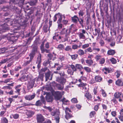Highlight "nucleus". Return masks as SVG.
Masks as SVG:
<instances>
[{"instance_id": "4468645a", "label": "nucleus", "mask_w": 123, "mask_h": 123, "mask_svg": "<svg viewBox=\"0 0 123 123\" xmlns=\"http://www.w3.org/2000/svg\"><path fill=\"white\" fill-rule=\"evenodd\" d=\"M36 96V94L34 93L33 95H26L25 97V100L29 101H30L33 99Z\"/></svg>"}, {"instance_id": "ea45409f", "label": "nucleus", "mask_w": 123, "mask_h": 123, "mask_svg": "<svg viewBox=\"0 0 123 123\" xmlns=\"http://www.w3.org/2000/svg\"><path fill=\"white\" fill-rule=\"evenodd\" d=\"M13 117L14 119H17L19 117V116L18 114H12Z\"/></svg>"}, {"instance_id": "7ed1b4c3", "label": "nucleus", "mask_w": 123, "mask_h": 123, "mask_svg": "<svg viewBox=\"0 0 123 123\" xmlns=\"http://www.w3.org/2000/svg\"><path fill=\"white\" fill-rule=\"evenodd\" d=\"M51 115L52 116H54L55 119L56 121V123H59V122L60 118L59 117L60 113L57 111H54L51 113Z\"/></svg>"}, {"instance_id": "e433bc0d", "label": "nucleus", "mask_w": 123, "mask_h": 123, "mask_svg": "<svg viewBox=\"0 0 123 123\" xmlns=\"http://www.w3.org/2000/svg\"><path fill=\"white\" fill-rule=\"evenodd\" d=\"M10 59V58L8 59L7 58H6V59H4L2 60L1 62H0V66L1 64L5 63L9 60Z\"/></svg>"}, {"instance_id": "49530a36", "label": "nucleus", "mask_w": 123, "mask_h": 123, "mask_svg": "<svg viewBox=\"0 0 123 123\" xmlns=\"http://www.w3.org/2000/svg\"><path fill=\"white\" fill-rule=\"evenodd\" d=\"M38 77L41 80V81H43V78L44 77V73H42L41 74H40Z\"/></svg>"}, {"instance_id": "13d9d810", "label": "nucleus", "mask_w": 123, "mask_h": 123, "mask_svg": "<svg viewBox=\"0 0 123 123\" xmlns=\"http://www.w3.org/2000/svg\"><path fill=\"white\" fill-rule=\"evenodd\" d=\"M100 91L101 92L102 94L103 97H105L106 96V94L104 90L102 89H101Z\"/></svg>"}, {"instance_id": "f257e3e1", "label": "nucleus", "mask_w": 123, "mask_h": 123, "mask_svg": "<svg viewBox=\"0 0 123 123\" xmlns=\"http://www.w3.org/2000/svg\"><path fill=\"white\" fill-rule=\"evenodd\" d=\"M37 47L36 44H33V45L32 49L29 55L30 56V59L25 62L23 64L24 66H26L30 64L35 56L37 52Z\"/></svg>"}, {"instance_id": "8fccbe9b", "label": "nucleus", "mask_w": 123, "mask_h": 123, "mask_svg": "<svg viewBox=\"0 0 123 123\" xmlns=\"http://www.w3.org/2000/svg\"><path fill=\"white\" fill-rule=\"evenodd\" d=\"M26 77L24 76H22L21 77L19 78V80L23 82H24L26 80L25 79Z\"/></svg>"}, {"instance_id": "0e129e2a", "label": "nucleus", "mask_w": 123, "mask_h": 123, "mask_svg": "<svg viewBox=\"0 0 123 123\" xmlns=\"http://www.w3.org/2000/svg\"><path fill=\"white\" fill-rule=\"evenodd\" d=\"M49 63H50V62L49 61V60H48L47 61L44 62L43 64V65L44 66H46L48 64H49Z\"/></svg>"}, {"instance_id": "de8ad7c7", "label": "nucleus", "mask_w": 123, "mask_h": 123, "mask_svg": "<svg viewBox=\"0 0 123 123\" xmlns=\"http://www.w3.org/2000/svg\"><path fill=\"white\" fill-rule=\"evenodd\" d=\"M71 102L74 103H78V101L77 99L75 98H73L71 100Z\"/></svg>"}, {"instance_id": "c756f323", "label": "nucleus", "mask_w": 123, "mask_h": 123, "mask_svg": "<svg viewBox=\"0 0 123 123\" xmlns=\"http://www.w3.org/2000/svg\"><path fill=\"white\" fill-rule=\"evenodd\" d=\"M48 25H44L43 27V30L45 33H46L47 32L48 30Z\"/></svg>"}, {"instance_id": "69168bd1", "label": "nucleus", "mask_w": 123, "mask_h": 123, "mask_svg": "<svg viewBox=\"0 0 123 123\" xmlns=\"http://www.w3.org/2000/svg\"><path fill=\"white\" fill-rule=\"evenodd\" d=\"M41 102L40 100H38L36 101L35 103V105L37 106H39L41 105Z\"/></svg>"}, {"instance_id": "b1692460", "label": "nucleus", "mask_w": 123, "mask_h": 123, "mask_svg": "<svg viewBox=\"0 0 123 123\" xmlns=\"http://www.w3.org/2000/svg\"><path fill=\"white\" fill-rule=\"evenodd\" d=\"M9 91H5V92L6 94L9 95H13L14 94V91L13 90L10 89Z\"/></svg>"}, {"instance_id": "72a5a7b5", "label": "nucleus", "mask_w": 123, "mask_h": 123, "mask_svg": "<svg viewBox=\"0 0 123 123\" xmlns=\"http://www.w3.org/2000/svg\"><path fill=\"white\" fill-rule=\"evenodd\" d=\"M72 19L73 21L75 23H76L79 19L76 16H74L73 17Z\"/></svg>"}, {"instance_id": "f704fd0d", "label": "nucleus", "mask_w": 123, "mask_h": 123, "mask_svg": "<svg viewBox=\"0 0 123 123\" xmlns=\"http://www.w3.org/2000/svg\"><path fill=\"white\" fill-rule=\"evenodd\" d=\"M83 69L87 72L89 73L91 71V68L88 67H84Z\"/></svg>"}, {"instance_id": "5fc2aeb1", "label": "nucleus", "mask_w": 123, "mask_h": 123, "mask_svg": "<svg viewBox=\"0 0 123 123\" xmlns=\"http://www.w3.org/2000/svg\"><path fill=\"white\" fill-rule=\"evenodd\" d=\"M110 60L112 64H115L117 62L116 60L113 58H112Z\"/></svg>"}, {"instance_id": "6ab92c4d", "label": "nucleus", "mask_w": 123, "mask_h": 123, "mask_svg": "<svg viewBox=\"0 0 123 123\" xmlns=\"http://www.w3.org/2000/svg\"><path fill=\"white\" fill-rule=\"evenodd\" d=\"M34 114L33 111L30 110L27 111L26 112V115L27 116V118L32 117Z\"/></svg>"}, {"instance_id": "6e6552de", "label": "nucleus", "mask_w": 123, "mask_h": 123, "mask_svg": "<svg viewBox=\"0 0 123 123\" xmlns=\"http://www.w3.org/2000/svg\"><path fill=\"white\" fill-rule=\"evenodd\" d=\"M78 86L82 87V88H81V89L85 92H87L88 90V86L86 83H81L80 84H79Z\"/></svg>"}, {"instance_id": "cd10ccee", "label": "nucleus", "mask_w": 123, "mask_h": 123, "mask_svg": "<svg viewBox=\"0 0 123 123\" xmlns=\"http://www.w3.org/2000/svg\"><path fill=\"white\" fill-rule=\"evenodd\" d=\"M86 62L89 66H91L93 63V61L91 59L86 60Z\"/></svg>"}, {"instance_id": "f8f14e48", "label": "nucleus", "mask_w": 123, "mask_h": 123, "mask_svg": "<svg viewBox=\"0 0 123 123\" xmlns=\"http://www.w3.org/2000/svg\"><path fill=\"white\" fill-rule=\"evenodd\" d=\"M80 32H79L78 34L80 39H84L85 38V36L84 35L86 33H87L86 31L84 29L80 30Z\"/></svg>"}, {"instance_id": "c85d7f7f", "label": "nucleus", "mask_w": 123, "mask_h": 123, "mask_svg": "<svg viewBox=\"0 0 123 123\" xmlns=\"http://www.w3.org/2000/svg\"><path fill=\"white\" fill-rule=\"evenodd\" d=\"M37 8L35 7H34L31 8V10L30 11L29 13L30 15H31L32 13H34L35 12H36Z\"/></svg>"}, {"instance_id": "4c0bfd02", "label": "nucleus", "mask_w": 123, "mask_h": 123, "mask_svg": "<svg viewBox=\"0 0 123 123\" xmlns=\"http://www.w3.org/2000/svg\"><path fill=\"white\" fill-rule=\"evenodd\" d=\"M78 53L80 55H82L84 54V51L81 49H79L78 52Z\"/></svg>"}, {"instance_id": "bf43d9fd", "label": "nucleus", "mask_w": 123, "mask_h": 123, "mask_svg": "<svg viewBox=\"0 0 123 123\" xmlns=\"http://www.w3.org/2000/svg\"><path fill=\"white\" fill-rule=\"evenodd\" d=\"M70 56H71V58L73 60H74L77 58L78 55L77 54H75L72 55H70Z\"/></svg>"}, {"instance_id": "412c9836", "label": "nucleus", "mask_w": 123, "mask_h": 123, "mask_svg": "<svg viewBox=\"0 0 123 123\" xmlns=\"http://www.w3.org/2000/svg\"><path fill=\"white\" fill-rule=\"evenodd\" d=\"M122 94L121 92H117L114 94V96L116 98H120L122 96Z\"/></svg>"}, {"instance_id": "aec40b11", "label": "nucleus", "mask_w": 123, "mask_h": 123, "mask_svg": "<svg viewBox=\"0 0 123 123\" xmlns=\"http://www.w3.org/2000/svg\"><path fill=\"white\" fill-rule=\"evenodd\" d=\"M48 60L49 61L52 59L53 60H54L56 58V54H55L53 55L50 53L48 55Z\"/></svg>"}, {"instance_id": "bb28decb", "label": "nucleus", "mask_w": 123, "mask_h": 123, "mask_svg": "<svg viewBox=\"0 0 123 123\" xmlns=\"http://www.w3.org/2000/svg\"><path fill=\"white\" fill-rule=\"evenodd\" d=\"M107 53L108 55H113L115 53V51L114 50L110 49L108 50Z\"/></svg>"}, {"instance_id": "774afa93", "label": "nucleus", "mask_w": 123, "mask_h": 123, "mask_svg": "<svg viewBox=\"0 0 123 123\" xmlns=\"http://www.w3.org/2000/svg\"><path fill=\"white\" fill-rule=\"evenodd\" d=\"M96 114V112L94 111L91 112L90 114V116L91 117H93Z\"/></svg>"}, {"instance_id": "2eb2a0df", "label": "nucleus", "mask_w": 123, "mask_h": 123, "mask_svg": "<svg viewBox=\"0 0 123 123\" xmlns=\"http://www.w3.org/2000/svg\"><path fill=\"white\" fill-rule=\"evenodd\" d=\"M61 36L60 34L56 33L53 36V40H56L57 42H60L61 40L60 41V40L61 39Z\"/></svg>"}, {"instance_id": "6e6d98bb", "label": "nucleus", "mask_w": 123, "mask_h": 123, "mask_svg": "<svg viewBox=\"0 0 123 123\" xmlns=\"http://www.w3.org/2000/svg\"><path fill=\"white\" fill-rule=\"evenodd\" d=\"M65 50L66 51H71L72 49L70 46H67L65 48Z\"/></svg>"}, {"instance_id": "9d476101", "label": "nucleus", "mask_w": 123, "mask_h": 123, "mask_svg": "<svg viewBox=\"0 0 123 123\" xmlns=\"http://www.w3.org/2000/svg\"><path fill=\"white\" fill-rule=\"evenodd\" d=\"M65 111L66 114L65 117L66 119H68L69 118L72 117V114L69 113V112H71V110L68 108H66L65 110Z\"/></svg>"}, {"instance_id": "052dcab7", "label": "nucleus", "mask_w": 123, "mask_h": 123, "mask_svg": "<svg viewBox=\"0 0 123 123\" xmlns=\"http://www.w3.org/2000/svg\"><path fill=\"white\" fill-rule=\"evenodd\" d=\"M4 109L5 110V111H0V116L1 117L6 112V108H5Z\"/></svg>"}, {"instance_id": "338daca9", "label": "nucleus", "mask_w": 123, "mask_h": 123, "mask_svg": "<svg viewBox=\"0 0 123 123\" xmlns=\"http://www.w3.org/2000/svg\"><path fill=\"white\" fill-rule=\"evenodd\" d=\"M99 43L102 46H104L105 44L103 40H100L99 41Z\"/></svg>"}, {"instance_id": "4d7b16f0", "label": "nucleus", "mask_w": 123, "mask_h": 123, "mask_svg": "<svg viewBox=\"0 0 123 123\" xmlns=\"http://www.w3.org/2000/svg\"><path fill=\"white\" fill-rule=\"evenodd\" d=\"M89 44L88 43L86 44L83 45L82 46V48L83 49H85L89 46Z\"/></svg>"}, {"instance_id": "20e7f679", "label": "nucleus", "mask_w": 123, "mask_h": 123, "mask_svg": "<svg viewBox=\"0 0 123 123\" xmlns=\"http://www.w3.org/2000/svg\"><path fill=\"white\" fill-rule=\"evenodd\" d=\"M47 40L45 39L42 43L40 46V49L42 53H44V52L46 53H49L50 52V50L49 49H46L44 48V45L45 42Z\"/></svg>"}, {"instance_id": "7c9ffc66", "label": "nucleus", "mask_w": 123, "mask_h": 123, "mask_svg": "<svg viewBox=\"0 0 123 123\" xmlns=\"http://www.w3.org/2000/svg\"><path fill=\"white\" fill-rule=\"evenodd\" d=\"M95 79L96 81L100 82L102 79V78L99 76H96L95 77Z\"/></svg>"}, {"instance_id": "a211bd4d", "label": "nucleus", "mask_w": 123, "mask_h": 123, "mask_svg": "<svg viewBox=\"0 0 123 123\" xmlns=\"http://www.w3.org/2000/svg\"><path fill=\"white\" fill-rule=\"evenodd\" d=\"M50 76V72L48 71L45 74V81H47L49 79L50 80H52V75L51 77L50 78H49Z\"/></svg>"}, {"instance_id": "37998d69", "label": "nucleus", "mask_w": 123, "mask_h": 123, "mask_svg": "<svg viewBox=\"0 0 123 123\" xmlns=\"http://www.w3.org/2000/svg\"><path fill=\"white\" fill-rule=\"evenodd\" d=\"M121 74L120 72L118 70H117L115 73V75L117 76V78H118L119 77Z\"/></svg>"}, {"instance_id": "680f3d73", "label": "nucleus", "mask_w": 123, "mask_h": 123, "mask_svg": "<svg viewBox=\"0 0 123 123\" xmlns=\"http://www.w3.org/2000/svg\"><path fill=\"white\" fill-rule=\"evenodd\" d=\"M47 67L42 68L41 69L40 72V73H44L47 70Z\"/></svg>"}, {"instance_id": "ddd939ff", "label": "nucleus", "mask_w": 123, "mask_h": 123, "mask_svg": "<svg viewBox=\"0 0 123 123\" xmlns=\"http://www.w3.org/2000/svg\"><path fill=\"white\" fill-rule=\"evenodd\" d=\"M27 21L23 18H20L17 21L18 23L21 26L25 25L26 24Z\"/></svg>"}, {"instance_id": "39448f33", "label": "nucleus", "mask_w": 123, "mask_h": 123, "mask_svg": "<svg viewBox=\"0 0 123 123\" xmlns=\"http://www.w3.org/2000/svg\"><path fill=\"white\" fill-rule=\"evenodd\" d=\"M36 120L37 123H46L44 122L45 118L42 115L38 114L36 116Z\"/></svg>"}, {"instance_id": "c03bdc74", "label": "nucleus", "mask_w": 123, "mask_h": 123, "mask_svg": "<svg viewBox=\"0 0 123 123\" xmlns=\"http://www.w3.org/2000/svg\"><path fill=\"white\" fill-rule=\"evenodd\" d=\"M102 56L101 55H96L95 57V58L96 61H98L101 58Z\"/></svg>"}, {"instance_id": "4be33fe9", "label": "nucleus", "mask_w": 123, "mask_h": 123, "mask_svg": "<svg viewBox=\"0 0 123 123\" xmlns=\"http://www.w3.org/2000/svg\"><path fill=\"white\" fill-rule=\"evenodd\" d=\"M116 83L118 86H122L123 84V82L120 80H118L116 81Z\"/></svg>"}, {"instance_id": "dca6fc26", "label": "nucleus", "mask_w": 123, "mask_h": 123, "mask_svg": "<svg viewBox=\"0 0 123 123\" xmlns=\"http://www.w3.org/2000/svg\"><path fill=\"white\" fill-rule=\"evenodd\" d=\"M46 99L47 102H52L53 100L52 96L49 94H47Z\"/></svg>"}, {"instance_id": "58836bf2", "label": "nucleus", "mask_w": 123, "mask_h": 123, "mask_svg": "<svg viewBox=\"0 0 123 123\" xmlns=\"http://www.w3.org/2000/svg\"><path fill=\"white\" fill-rule=\"evenodd\" d=\"M6 50V49L5 48H3L0 49V54H3L5 53Z\"/></svg>"}, {"instance_id": "09e8293b", "label": "nucleus", "mask_w": 123, "mask_h": 123, "mask_svg": "<svg viewBox=\"0 0 123 123\" xmlns=\"http://www.w3.org/2000/svg\"><path fill=\"white\" fill-rule=\"evenodd\" d=\"M37 1V0H31L30 2L31 5L32 6L35 5Z\"/></svg>"}, {"instance_id": "9b49d317", "label": "nucleus", "mask_w": 123, "mask_h": 123, "mask_svg": "<svg viewBox=\"0 0 123 123\" xmlns=\"http://www.w3.org/2000/svg\"><path fill=\"white\" fill-rule=\"evenodd\" d=\"M35 16L37 17V20L39 21L43 16V14L41 13L40 9H37L36 12Z\"/></svg>"}, {"instance_id": "f03ea898", "label": "nucleus", "mask_w": 123, "mask_h": 123, "mask_svg": "<svg viewBox=\"0 0 123 123\" xmlns=\"http://www.w3.org/2000/svg\"><path fill=\"white\" fill-rule=\"evenodd\" d=\"M57 18H59L57 21L58 28L60 29H62V14L61 13H58L55 15L54 17V22L56 21Z\"/></svg>"}, {"instance_id": "864d4df0", "label": "nucleus", "mask_w": 123, "mask_h": 123, "mask_svg": "<svg viewBox=\"0 0 123 123\" xmlns=\"http://www.w3.org/2000/svg\"><path fill=\"white\" fill-rule=\"evenodd\" d=\"M105 60L104 58H102L99 61V63L100 64H102L105 63Z\"/></svg>"}, {"instance_id": "c9c22d12", "label": "nucleus", "mask_w": 123, "mask_h": 123, "mask_svg": "<svg viewBox=\"0 0 123 123\" xmlns=\"http://www.w3.org/2000/svg\"><path fill=\"white\" fill-rule=\"evenodd\" d=\"M15 88L16 91H15V92L16 93H18V95H19L20 94V91L21 90V88H18L16 86L15 87Z\"/></svg>"}, {"instance_id": "0eeeda50", "label": "nucleus", "mask_w": 123, "mask_h": 123, "mask_svg": "<svg viewBox=\"0 0 123 123\" xmlns=\"http://www.w3.org/2000/svg\"><path fill=\"white\" fill-rule=\"evenodd\" d=\"M52 94L57 100H60L62 97V93L59 91H53L52 92Z\"/></svg>"}, {"instance_id": "2f4dec72", "label": "nucleus", "mask_w": 123, "mask_h": 123, "mask_svg": "<svg viewBox=\"0 0 123 123\" xmlns=\"http://www.w3.org/2000/svg\"><path fill=\"white\" fill-rule=\"evenodd\" d=\"M62 102L63 104L67 105L69 103V101L64 98L62 99Z\"/></svg>"}, {"instance_id": "603ef678", "label": "nucleus", "mask_w": 123, "mask_h": 123, "mask_svg": "<svg viewBox=\"0 0 123 123\" xmlns=\"http://www.w3.org/2000/svg\"><path fill=\"white\" fill-rule=\"evenodd\" d=\"M85 96L87 99H89L91 98V94H89L88 92H86L85 95Z\"/></svg>"}, {"instance_id": "a878e982", "label": "nucleus", "mask_w": 123, "mask_h": 123, "mask_svg": "<svg viewBox=\"0 0 123 123\" xmlns=\"http://www.w3.org/2000/svg\"><path fill=\"white\" fill-rule=\"evenodd\" d=\"M1 121L2 123H8V120L5 117H3L1 118Z\"/></svg>"}, {"instance_id": "a18cd8bd", "label": "nucleus", "mask_w": 123, "mask_h": 123, "mask_svg": "<svg viewBox=\"0 0 123 123\" xmlns=\"http://www.w3.org/2000/svg\"><path fill=\"white\" fill-rule=\"evenodd\" d=\"M80 46H78L77 45L74 44L72 45V48L73 49H77L78 48H80Z\"/></svg>"}, {"instance_id": "3c124183", "label": "nucleus", "mask_w": 123, "mask_h": 123, "mask_svg": "<svg viewBox=\"0 0 123 123\" xmlns=\"http://www.w3.org/2000/svg\"><path fill=\"white\" fill-rule=\"evenodd\" d=\"M100 105V104L99 103L97 105L95 106L94 108V110L96 111H97L99 108V106Z\"/></svg>"}, {"instance_id": "393cba45", "label": "nucleus", "mask_w": 123, "mask_h": 123, "mask_svg": "<svg viewBox=\"0 0 123 123\" xmlns=\"http://www.w3.org/2000/svg\"><path fill=\"white\" fill-rule=\"evenodd\" d=\"M42 55L41 54H39L38 56L37 57V60L36 62V63H41L42 61Z\"/></svg>"}, {"instance_id": "79ce46f5", "label": "nucleus", "mask_w": 123, "mask_h": 123, "mask_svg": "<svg viewBox=\"0 0 123 123\" xmlns=\"http://www.w3.org/2000/svg\"><path fill=\"white\" fill-rule=\"evenodd\" d=\"M2 89H4V90H6V89H12V88L10 87V86H3Z\"/></svg>"}, {"instance_id": "473e14b6", "label": "nucleus", "mask_w": 123, "mask_h": 123, "mask_svg": "<svg viewBox=\"0 0 123 123\" xmlns=\"http://www.w3.org/2000/svg\"><path fill=\"white\" fill-rule=\"evenodd\" d=\"M32 105V104L31 103H27L25 102H24L21 104V105L22 106L21 107H24L26 106H30Z\"/></svg>"}, {"instance_id": "423d86ee", "label": "nucleus", "mask_w": 123, "mask_h": 123, "mask_svg": "<svg viewBox=\"0 0 123 123\" xmlns=\"http://www.w3.org/2000/svg\"><path fill=\"white\" fill-rule=\"evenodd\" d=\"M70 67L74 71H77V69L80 71L83 68L82 66L80 64H76L75 66L72 64L71 65Z\"/></svg>"}, {"instance_id": "e2e57ef3", "label": "nucleus", "mask_w": 123, "mask_h": 123, "mask_svg": "<svg viewBox=\"0 0 123 123\" xmlns=\"http://www.w3.org/2000/svg\"><path fill=\"white\" fill-rule=\"evenodd\" d=\"M67 72L68 74L70 75H72L73 74V71L71 69H68L67 71Z\"/></svg>"}, {"instance_id": "1a4fd4ad", "label": "nucleus", "mask_w": 123, "mask_h": 123, "mask_svg": "<svg viewBox=\"0 0 123 123\" xmlns=\"http://www.w3.org/2000/svg\"><path fill=\"white\" fill-rule=\"evenodd\" d=\"M35 81V79H34L32 80H31L28 83L27 88L28 90H29L30 89L33 88Z\"/></svg>"}, {"instance_id": "5701e85b", "label": "nucleus", "mask_w": 123, "mask_h": 123, "mask_svg": "<svg viewBox=\"0 0 123 123\" xmlns=\"http://www.w3.org/2000/svg\"><path fill=\"white\" fill-rule=\"evenodd\" d=\"M55 73H59L60 74V75L61 76V73H59L58 71L54 72ZM56 80L57 81L60 83H62V77L61 76L60 77H57L56 79Z\"/></svg>"}, {"instance_id": "a19ab883", "label": "nucleus", "mask_w": 123, "mask_h": 123, "mask_svg": "<svg viewBox=\"0 0 123 123\" xmlns=\"http://www.w3.org/2000/svg\"><path fill=\"white\" fill-rule=\"evenodd\" d=\"M12 79V78H8L5 80L4 81H3V82L4 83H6L8 82H12L11 81V80Z\"/></svg>"}, {"instance_id": "f3484780", "label": "nucleus", "mask_w": 123, "mask_h": 123, "mask_svg": "<svg viewBox=\"0 0 123 123\" xmlns=\"http://www.w3.org/2000/svg\"><path fill=\"white\" fill-rule=\"evenodd\" d=\"M18 97V95H15L12 96H11V97H10L8 98V100L10 102V104H11L12 102H15V100L14 98H17Z\"/></svg>"}]
</instances>
